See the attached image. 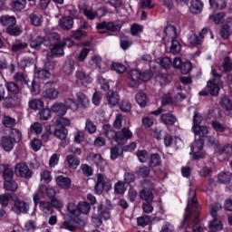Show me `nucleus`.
<instances>
[{
  "mask_svg": "<svg viewBox=\"0 0 232 232\" xmlns=\"http://www.w3.org/2000/svg\"><path fill=\"white\" fill-rule=\"evenodd\" d=\"M210 229H215V231H222L224 229V225L218 218H213V220L209 223Z\"/></svg>",
  "mask_w": 232,
  "mask_h": 232,
  "instance_id": "obj_37",
  "label": "nucleus"
},
{
  "mask_svg": "<svg viewBox=\"0 0 232 232\" xmlns=\"http://www.w3.org/2000/svg\"><path fill=\"white\" fill-rule=\"evenodd\" d=\"M11 8L14 12H21L26 8V0H12Z\"/></svg>",
  "mask_w": 232,
  "mask_h": 232,
  "instance_id": "obj_29",
  "label": "nucleus"
},
{
  "mask_svg": "<svg viewBox=\"0 0 232 232\" xmlns=\"http://www.w3.org/2000/svg\"><path fill=\"white\" fill-rule=\"evenodd\" d=\"M0 23L3 26L12 28V26H15V24H17V19H15V16L5 14L0 17Z\"/></svg>",
  "mask_w": 232,
  "mask_h": 232,
  "instance_id": "obj_17",
  "label": "nucleus"
},
{
  "mask_svg": "<svg viewBox=\"0 0 232 232\" xmlns=\"http://www.w3.org/2000/svg\"><path fill=\"white\" fill-rule=\"evenodd\" d=\"M65 162H67L71 169H77V168H79V166L81 165V160L73 154L68 155L65 159Z\"/></svg>",
  "mask_w": 232,
  "mask_h": 232,
  "instance_id": "obj_19",
  "label": "nucleus"
},
{
  "mask_svg": "<svg viewBox=\"0 0 232 232\" xmlns=\"http://www.w3.org/2000/svg\"><path fill=\"white\" fill-rule=\"evenodd\" d=\"M89 159H91V160L93 161L96 166H101L102 162H104V159H102L101 154L91 153L89 154Z\"/></svg>",
  "mask_w": 232,
  "mask_h": 232,
  "instance_id": "obj_54",
  "label": "nucleus"
},
{
  "mask_svg": "<svg viewBox=\"0 0 232 232\" xmlns=\"http://www.w3.org/2000/svg\"><path fill=\"white\" fill-rule=\"evenodd\" d=\"M43 44L45 46H50V42L43 36H37L32 39L30 42L31 48H34V50H39Z\"/></svg>",
  "mask_w": 232,
  "mask_h": 232,
  "instance_id": "obj_16",
  "label": "nucleus"
},
{
  "mask_svg": "<svg viewBox=\"0 0 232 232\" xmlns=\"http://www.w3.org/2000/svg\"><path fill=\"white\" fill-rule=\"evenodd\" d=\"M222 205L220 203H214L210 206V215L212 218H218V211H221Z\"/></svg>",
  "mask_w": 232,
  "mask_h": 232,
  "instance_id": "obj_51",
  "label": "nucleus"
},
{
  "mask_svg": "<svg viewBox=\"0 0 232 232\" xmlns=\"http://www.w3.org/2000/svg\"><path fill=\"white\" fill-rule=\"evenodd\" d=\"M67 211L72 215V217H79V205L73 202L68 203Z\"/></svg>",
  "mask_w": 232,
  "mask_h": 232,
  "instance_id": "obj_52",
  "label": "nucleus"
},
{
  "mask_svg": "<svg viewBox=\"0 0 232 232\" xmlns=\"http://www.w3.org/2000/svg\"><path fill=\"white\" fill-rule=\"evenodd\" d=\"M198 209H200V207L198 206V200L197 199V192L195 191V188H190L188 190V199L186 208L187 215L184 217V219L181 222V227L186 226L188 220L193 218L197 220V218H198V215H200Z\"/></svg>",
  "mask_w": 232,
  "mask_h": 232,
  "instance_id": "obj_1",
  "label": "nucleus"
},
{
  "mask_svg": "<svg viewBox=\"0 0 232 232\" xmlns=\"http://www.w3.org/2000/svg\"><path fill=\"white\" fill-rule=\"evenodd\" d=\"M31 133H35L36 135H41L43 133V124L39 122H34L30 127Z\"/></svg>",
  "mask_w": 232,
  "mask_h": 232,
  "instance_id": "obj_61",
  "label": "nucleus"
},
{
  "mask_svg": "<svg viewBox=\"0 0 232 232\" xmlns=\"http://www.w3.org/2000/svg\"><path fill=\"white\" fill-rule=\"evenodd\" d=\"M9 137H12V140H14L15 144L23 140V133L17 129H12Z\"/></svg>",
  "mask_w": 232,
  "mask_h": 232,
  "instance_id": "obj_39",
  "label": "nucleus"
},
{
  "mask_svg": "<svg viewBox=\"0 0 232 232\" xmlns=\"http://www.w3.org/2000/svg\"><path fill=\"white\" fill-rule=\"evenodd\" d=\"M4 189H5V191H11L14 193L19 189V185H17V182H15L14 179H5L4 180Z\"/></svg>",
  "mask_w": 232,
  "mask_h": 232,
  "instance_id": "obj_26",
  "label": "nucleus"
},
{
  "mask_svg": "<svg viewBox=\"0 0 232 232\" xmlns=\"http://www.w3.org/2000/svg\"><path fill=\"white\" fill-rule=\"evenodd\" d=\"M182 50V45L177 40H171V46H170V53L177 55V53H180Z\"/></svg>",
  "mask_w": 232,
  "mask_h": 232,
  "instance_id": "obj_50",
  "label": "nucleus"
},
{
  "mask_svg": "<svg viewBox=\"0 0 232 232\" xmlns=\"http://www.w3.org/2000/svg\"><path fill=\"white\" fill-rule=\"evenodd\" d=\"M211 126H212L213 130L215 131H217L218 133H224V131H226V127L219 121H212Z\"/></svg>",
  "mask_w": 232,
  "mask_h": 232,
  "instance_id": "obj_56",
  "label": "nucleus"
},
{
  "mask_svg": "<svg viewBox=\"0 0 232 232\" xmlns=\"http://www.w3.org/2000/svg\"><path fill=\"white\" fill-rule=\"evenodd\" d=\"M38 115L41 121H48L52 118V111L48 108L42 109L39 111Z\"/></svg>",
  "mask_w": 232,
  "mask_h": 232,
  "instance_id": "obj_49",
  "label": "nucleus"
},
{
  "mask_svg": "<svg viewBox=\"0 0 232 232\" xmlns=\"http://www.w3.org/2000/svg\"><path fill=\"white\" fill-rule=\"evenodd\" d=\"M222 66H223L224 72H231V70H232V60L229 56H227V57L224 58Z\"/></svg>",
  "mask_w": 232,
  "mask_h": 232,
  "instance_id": "obj_63",
  "label": "nucleus"
},
{
  "mask_svg": "<svg viewBox=\"0 0 232 232\" xmlns=\"http://www.w3.org/2000/svg\"><path fill=\"white\" fill-rule=\"evenodd\" d=\"M232 32L229 28V25H223L220 30V35L223 39H228L229 35H231Z\"/></svg>",
  "mask_w": 232,
  "mask_h": 232,
  "instance_id": "obj_64",
  "label": "nucleus"
},
{
  "mask_svg": "<svg viewBox=\"0 0 232 232\" xmlns=\"http://www.w3.org/2000/svg\"><path fill=\"white\" fill-rule=\"evenodd\" d=\"M14 173L16 177L20 179H25L26 180H30L34 176V171L30 169V167L26 165L24 162H20L14 167Z\"/></svg>",
  "mask_w": 232,
  "mask_h": 232,
  "instance_id": "obj_5",
  "label": "nucleus"
},
{
  "mask_svg": "<svg viewBox=\"0 0 232 232\" xmlns=\"http://www.w3.org/2000/svg\"><path fill=\"white\" fill-rule=\"evenodd\" d=\"M85 131H87V133L93 134L97 131V126L93 121L87 120L85 123Z\"/></svg>",
  "mask_w": 232,
  "mask_h": 232,
  "instance_id": "obj_58",
  "label": "nucleus"
},
{
  "mask_svg": "<svg viewBox=\"0 0 232 232\" xmlns=\"http://www.w3.org/2000/svg\"><path fill=\"white\" fill-rule=\"evenodd\" d=\"M149 165L150 168H157V166H160V155L158 153L151 154Z\"/></svg>",
  "mask_w": 232,
  "mask_h": 232,
  "instance_id": "obj_47",
  "label": "nucleus"
},
{
  "mask_svg": "<svg viewBox=\"0 0 232 232\" xmlns=\"http://www.w3.org/2000/svg\"><path fill=\"white\" fill-rule=\"evenodd\" d=\"M218 179L220 184H229L232 179V174L231 172H221Z\"/></svg>",
  "mask_w": 232,
  "mask_h": 232,
  "instance_id": "obj_41",
  "label": "nucleus"
},
{
  "mask_svg": "<svg viewBox=\"0 0 232 232\" xmlns=\"http://www.w3.org/2000/svg\"><path fill=\"white\" fill-rule=\"evenodd\" d=\"M28 106L31 110L37 111V110H41V108L44 106V102H43V101L40 99H32L29 101Z\"/></svg>",
  "mask_w": 232,
  "mask_h": 232,
  "instance_id": "obj_34",
  "label": "nucleus"
},
{
  "mask_svg": "<svg viewBox=\"0 0 232 232\" xmlns=\"http://www.w3.org/2000/svg\"><path fill=\"white\" fill-rule=\"evenodd\" d=\"M58 26L61 28V30L69 32V30H72V28H73V18L70 16H64L61 18L58 22Z\"/></svg>",
  "mask_w": 232,
  "mask_h": 232,
  "instance_id": "obj_15",
  "label": "nucleus"
},
{
  "mask_svg": "<svg viewBox=\"0 0 232 232\" xmlns=\"http://www.w3.org/2000/svg\"><path fill=\"white\" fill-rule=\"evenodd\" d=\"M43 97L49 99V101H55L59 97V91L53 85V82H47L45 89L43 92Z\"/></svg>",
  "mask_w": 232,
  "mask_h": 232,
  "instance_id": "obj_8",
  "label": "nucleus"
},
{
  "mask_svg": "<svg viewBox=\"0 0 232 232\" xmlns=\"http://www.w3.org/2000/svg\"><path fill=\"white\" fill-rule=\"evenodd\" d=\"M6 32L7 34H9V35H21V33L23 32L21 30V27L20 26H17V25H13L11 27H7L6 28Z\"/></svg>",
  "mask_w": 232,
  "mask_h": 232,
  "instance_id": "obj_59",
  "label": "nucleus"
},
{
  "mask_svg": "<svg viewBox=\"0 0 232 232\" xmlns=\"http://www.w3.org/2000/svg\"><path fill=\"white\" fill-rule=\"evenodd\" d=\"M160 120L166 126H173L177 122V118L171 112L162 114Z\"/></svg>",
  "mask_w": 232,
  "mask_h": 232,
  "instance_id": "obj_24",
  "label": "nucleus"
},
{
  "mask_svg": "<svg viewBox=\"0 0 232 232\" xmlns=\"http://www.w3.org/2000/svg\"><path fill=\"white\" fill-rule=\"evenodd\" d=\"M105 99L110 106H117V103L120 101L119 92L109 91Z\"/></svg>",
  "mask_w": 232,
  "mask_h": 232,
  "instance_id": "obj_22",
  "label": "nucleus"
},
{
  "mask_svg": "<svg viewBox=\"0 0 232 232\" xmlns=\"http://www.w3.org/2000/svg\"><path fill=\"white\" fill-rule=\"evenodd\" d=\"M5 128H14L15 126V119L10 116H5L2 120Z\"/></svg>",
  "mask_w": 232,
  "mask_h": 232,
  "instance_id": "obj_55",
  "label": "nucleus"
},
{
  "mask_svg": "<svg viewBox=\"0 0 232 232\" xmlns=\"http://www.w3.org/2000/svg\"><path fill=\"white\" fill-rule=\"evenodd\" d=\"M203 148H204V140L201 139L195 141V143L192 145L191 150L194 153V159L196 160L204 159V157L206 156V154L202 152Z\"/></svg>",
  "mask_w": 232,
  "mask_h": 232,
  "instance_id": "obj_9",
  "label": "nucleus"
},
{
  "mask_svg": "<svg viewBox=\"0 0 232 232\" xmlns=\"http://www.w3.org/2000/svg\"><path fill=\"white\" fill-rule=\"evenodd\" d=\"M29 19L34 26H41L43 24V14L34 12L29 15Z\"/></svg>",
  "mask_w": 232,
  "mask_h": 232,
  "instance_id": "obj_30",
  "label": "nucleus"
},
{
  "mask_svg": "<svg viewBox=\"0 0 232 232\" xmlns=\"http://www.w3.org/2000/svg\"><path fill=\"white\" fill-rule=\"evenodd\" d=\"M7 91L10 93H14V95H17V93H19V92H21V89L19 88V85H17V83H15V82H9L5 84Z\"/></svg>",
  "mask_w": 232,
  "mask_h": 232,
  "instance_id": "obj_48",
  "label": "nucleus"
},
{
  "mask_svg": "<svg viewBox=\"0 0 232 232\" xmlns=\"http://www.w3.org/2000/svg\"><path fill=\"white\" fill-rule=\"evenodd\" d=\"M21 95H8L4 99L3 106L4 108H15V106H19L21 104Z\"/></svg>",
  "mask_w": 232,
  "mask_h": 232,
  "instance_id": "obj_10",
  "label": "nucleus"
},
{
  "mask_svg": "<svg viewBox=\"0 0 232 232\" xmlns=\"http://www.w3.org/2000/svg\"><path fill=\"white\" fill-rule=\"evenodd\" d=\"M142 186L143 188L140 193L141 200H145V202H153V183L149 180H145Z\"/></svg>",
  "mask_w": 232,
  "mask_h": 232,
  "instance_id": "obj_6",
  "label": "nucleus"
},
{
  "mask_svg": "<svg viewBox=\"0 0 232 232\" xmlns=\"http://www.w3.org/2000/svg\"><path fill=\"white\" fill-rule=\"evenodd\" d=\"M51 110L53 111V113L58 115V117L66 115V105H64V103L56 102L51 107Z\"/></svg>",
  "mask_w": 232,
  "mask_h": 232,
  "instance_id": "obj_23",
  "label": "nucleus"
},
{
  "mask_svg": "<svg viewBox=\"0 0 232 232\" xmlns=\"http://www.w3.org/2000/svg\"><path fill=\"white\" fill-rule=\"evenodd\" d=\"M220 104L224 110H226L227 113L229 115L232 114V101L227 97H224L220 101Z\"/></svg>",
  "mask_w": 232,
  "mask_h": 232,
  "instance_id": "obj_35",
  "label": "nucleus"
},
{
  "mask_svg": "<svg viewBox=\"0 0 232 232\" xmlns=\"http://www.w3.org/2000/svg\"><path fill=\"white\" fill-rule=\"evenodd\" d=\"M66 47V41L63 40L58 44H53V48H51V53L53 55H64V48Z\"/></svg>",
  "mask_w": 232,
  "mask_h": 232,
  "instance_id": "obj_18",
  "label": "nucleus"
},
{
  "mask_svg": "<svg viewBox=\"0 0 232 232\" xmlns=\"http://www.w3.org/2000/svg\"><path fill=\"white\" fill-rule=\"evenodd\" d=\"M97 30H107L108 32H112L117 34L121 32V24H115L113 22H102L96 25Z\"/></svg>",
  "mask_w": 232,
  "mask_h": 232,
  "instance_id": "obj_13",
  "label": "nucleus"
},
{
  "mask_svg": "<svg viewBox=\"0 0 232 232\" xmlns=\"http://www.w3.org/2000/svg\"><path fill=\"white\" fill-rule=\"evenodd\" d=\"M224 86V83L217 79H212L209 82H208V88L210 95H213L214 97H217L218 93L220 92V88Z\"/></svg>",
  "mask_w": 232,
  "mask_h": 232,
  "instance_id": "obj_14",
  "label": "nucleus"
},
{
  "mask_svg": "<svg viewBox=\"0 0 232 232\" xmlns=\"http://www.w3.org/2000/svg\"><path fill=\"white\" fill-rule=\"evenodd\" d=\"M56 184L63 189H70L72 186V179L68 177L58 176L56 179Z\"/></svg>",
  "mask_w": 232,
  "mask_h": 232,
  "instance_id": "obj_21",
  "label": "nucleus"
},
{
  "mask_svg": "<svg viewBox=\"0 0 232 232\" xmlns=\"http://www.w3.org/2000/svg\"><path fill=\"white\" fill-rule=\"evenodd\" d=\"M98 215H100L101 218H104V220H108L110 218V210L108 208H103L102 205L98 207Z\"/></svg>",
  "mask_w": 232,
  "mask_h": 232,
  "instance_id": "obj_60",
  "label": "nucleus"
},
{
  "mask_svg": "<svg viewBox=\"0 0 232 232\" xmlns=\"http://www.w3.org/2000/svg\"><path fill=\"white\" fill-rule=\"evenodd\" d=\"M78 104L82 106V108H87L88 104H90V100H88V97H86V94L82 92H78L76 94Z\"/></svg>",
  "mask_w": 232,
  "mask_h": 232,
  "instance_id": "obj_42",
  "label": "nucleus"
},
{
  "mask_svg": "<svg viewBox=\"0 0 232 232\" xmlns=\"http://www.w3.org/2000/svg\"><path fill=\"white\" fill-rule=\"evenodd\" d=\"M82 14L89 21H95L99 17V13L92 8L83 9Z\"/></svg>",
  "mask_w": 232,
  "mask_h": 232,
  "instance_id": "obj_32",
  "label": "nucleus"
},
{
  "mask_svg": "<svg viewBox=\"0 0 232 232\" xmlns=\"http://www.w3.org/2000/svg\"><path fill=\"white\" fill-rule=\"evenodd\" d=\"M29 209H30V206L28 205V203L23 200L14 201L12 207V211H14V213H15L16 215H21V213H24V215H26Z\"/></svg>",
  "mask_w": 232,
  "mask_h": 232,
  "instance_id": "obj_12",
  "label": "nucleus"
},
{
  "mask_svg": "<svg viewBox=\"0 0 232 232\" xmlns=\"http://www.w3.org/2000/svg\"><path fill=\"white\" fill-rule=\"evenodd\" d=\"M219 155H226L227 157H232V144H227L218 148Z\"/></svg>",
  "mask_w": 232,
  "mask_h": 232,
  "instance_id": "obj_46",
  "label": "nucleus"
},
{
  "mask_svg": "<svg viewBox=\"0 0 232 232\" xmlns=\"http://www.w3.org/2000/svg\"><path fill=\"white\" fill-rule=\"evenodd\" d=\"M74 66H75V62L72 59L67 60L63 66V73H66V75H71V73L73 72Z\"/></svg>",
  "mask_w": 232,
  "mask_h": 232,
  "instance_id": "obj_33",
  "label": "nucleus"
},
{
  "mask_svg": "<svg viewBox=\"0 0 232 232\" xmlns=\"http://www.w3.org/2000/svg\"><path fill=\"white\" fill-rule=\"evenodd\" d=\"M192 131L200 138L206 137L209 133L208 127L204 125H192Z\"/></svg>",
  "mask_w": 232,
  "mask_h": 232,
  "instance_id": "obj_27",
  "label": "nucleus"
},
{
  "mask_svg": "<svg viewBox=\"0 0 232 232\" xmlns=\"http://www.w3.org/2000/svg\"><path fill=\"white\" fill-rule=\"evenodd\" d=\"M133 132L130 130V129L124 127L121 130L116 132V136L114 137L115 142L119 144L120 146H124L130 139H132Z\"/></svg>",
  "mask_w": 232,
  "mask_h": 232,
  "instance_id": "obj_7",
  "label": "nucleus"
},
{
  "mask_svg": "<svg viewBox=\"0 0 232 232\" xmlns=\"http://www.w3.org/2000/svg\"><path fill=\"white\" fill-rule=\"evenodd\" d=\"M0 146L5 153H10L15 147V143L14 140H12V136H2L0 139Z\"/></svg>",
  "mask_w": 232,
  "mask_h": 232,
  "instance_id": "obj_11",
  "label": "nucleus"
},
{
  "mask_svg": "<svg viewBox=\"0 0 232 232\" xmlns=\"http://www.w3.org/2000/svg\"><path fill=\"white\" fill-rule=\"evenodd\" d=\"M91 209H92V207L90 206V203L86 201H82L78 203L79 215H81V213H82L83 215H88Z\"/></svg>",
  "mask_w": 232,
  "mask_h": 232,
  "instance_id": "obj_38",
  "label": "nucleus"
},
{
  "mask_svg": "<svg viewBox=\"0 0 232 232\" xmlns=\"http://www.w3.org/2000/svg\"><path fill=\"white\" fill-rule=\"evenodd\" d=\"M103 130L105 137L109 138L110 140H114L115 137L117 136V131L111 129L110 124L103 125Z\"/></svg>",
  "mask_w": 232,
  "mask_h": 232,
  "instance_id": "obj_36",
  "label": "nucleus"
},
{
  "mask_svg": "<svg viewBox=\"0 0 232 232\" xmlns=\"http://www.w3.org/2000/svg\"><path fill=\"white\" fill-rule=\"evenodd\" d=\"M104 189L105 191H110V189H111V182H110V180H108L104 175L98 174L94 191L97 193V195H102Z\"/></svg>",
  "mask_w": 232,
  "mask_h": 232,
  "instance_id": "obj_4",
  "label": "nucleus"
},
{
  "mask_svg": "<svg viewBox=\"0 0 232 232\" xmlns=\"http://www.w3.org/2000/svg\"><path fill=\"white\" fill-rule=\"evenodd\" d=\"M136 155L140 160V162H148V159H150V155L148 154V151L146 150H138L136 152Z\"/></svg>",
  "mask_w": 232,
  "mask_h": 232,
  "instance_id": "obj_62",
  "label": "nucleus"
},
{
  "mask_svg": "<svg viewBox=\"0 0 232 232\" xmlns=\"http://www.w3.org/2000/svg\"><path fill=\"white\" fill-rule=\"evenodd\" d=\"M40 209H42L44 213H49V215L53 213V207L50 201H40Z\"/></svg>",
  "mask_w": 232,
  "mask_h": 232,
  "instance_id": "obj_43",
  "label": "nucleus"
},
{
  "mask_svg": "<svg viewBox=\"0 0 232 232\" xmlns=\"http://www.w3.org/2000/svg\"><path fill=\"white\" fill-rule=\"evenodd\" d=\"M41 194L46 195L48 198H50V200H53V198H55L56 192L53 188H48L46 185H40L38 188V191L33 195L34 209L32 215H35L37 206H39V203L41 202Z\"/></svg>",
  "mask_w": 232,
  "mask_h": 232,
  "instance_id": "obj_3",
  "label": "nucleus"
},
{
  "mask_svg": "<svg viewBox=\"0 0 232 232\" xmlns=\"http://www.w3.org/2000/svg\"><path fill=\"white\" fill-rule=\"evenodd\" d=\"M210 5L216 6L218 10H222L227 6V0H209Z\"/></svg>",
  "mask_w": 232,
  "mask_h": 232,
  "instance_id": "obj_53",
  "label": "nucleus"
},
{
  "mask_svg": "<svg viewBox=\"0 0 232 232\" xmlns=\"http://www.w3.org/2000/svg\"><path fill=\"white\" fill-rule=\"evenodd\" d=\"M81 169L84 177H93V169L88 164H82Z\"/></svg>",
  "mask_w": 232,
  "mask_h": 232,
  "instance_id": "obj_57",
  "label": "nucleus"
},
{
  "mask_svg": "<svg viewBox=\"0 0 232 232\" xmlns=\"http://www.w3.org/2000/svg\"><path fill=\"white\" fill-rule=\"evenodd\" d=\"M2 168L4 180H10L14 179V169L10 165H3Z\"/></svg>",
  "mask_w": 232,
  "mask_h": 232,
  "instance_id": "obj_31",
  "label": "nucleus"
},
{
  "mask_svg": "<svg viewBox=\"0 0 232 232\" xmlns=\"http://www.w3.org/2000/svg\"><path fill=\"white\" fill-rule=\"evenodd\" d=\"M153 77V72L144 71L140 72L139 70H133L129 72V84L131 88H139L140 81L148 82Z\"/></svg>",
  "mask_w": 232,
  "mask_h": 232,
  "instance_id": "obj_2",
  "label": "nucleus"
},
{
  "mask_svg": "<svg viewBox=\"0 0 232 232\" xmlns=\"http://www.w3.org/2000/svg\"><path fill=\"white\" fill-rule=\"evenodd\" d=\"M11 48H12V51L14 52L15 53H21L24 50H26V48H28V44L21 40H15L13 43Z\"/></svg>",
  "mask_w": 232,
  "mask_h": 232,
  "instance_id": "obj_25",
  "label": "nucleus"
},
{
  "mask_svg": "<svg viewBox=\"0 0 232 232\" xmlns=\"http://www.w3.org/2000/svg\"><path fill=\"white\" fill-rule=\"evenodd\" d=\"M164 34H166L168 41H175V39L179 37V32H177V27L174 25H168L164 30Z\"/></svg>",
  "mask_w": 232,
  "mask_h": 232,
  "instance_id": "obj_20",
  "label": "nucleus"
},
{
  "mask_svg": "<svg viewBox=\"0 0 232 232\" xmlns=\"http://www.w3.org/2000/svg\"><path fill=\"white\" fill-rule=\"evenodd\" d=\"M45 41H48L50 43L49 46L58 44V43H63V41H61V36L57 33H53L49 34L47 38H45Z\"/></svg>",
  "mask_w": 232,
  "mask_h": 232,
  "instance_id": "obj_45",
  "label": "nucleus"
},
{
  "mask_svg": "<svg viewBox=\"0 0 232 232\" xmlns=\"http://www.w3.org/2000/svg\"><path fill=\"white\" fill-rule=\"evenodd\" d=\"M136 101L141 108H145V106L148 104V98L146 93L142 92L136 94Z\"/></svg>",
  "mask_w": 232,
  "mask_h": 232,
  "instance_id": "obj_44",
  "label": "nucleus"
},
{
  "mask_svg": "<svg viewBox=\"0 0 232 232\" xmlns=\"http://www.w3.org/2000/svg\"><path fill=\"white\" fill-rule=\"evenodd\" d=\"M210 21H213L215 24H222L226 21V14L218 13L209 16Z\"/></svg>",
  "mask_w": 232,
  "mask_h": 232,
  "instance_id": "obj_40",
  "label": "nucleus"
},
{
  "mask_svg": "<svg viewBox=\"0 0 232 232\" xmlns=\"http://www.w3.org/2000/svg\"><path fill=\"white\" fill-rule=\"evenodd\" d=\"M202 8H204V4L200 0H192L190 2L189 11L191 14H200Z\"/></svg>",
  "mask_w": 232,
  "mask_h": 232,
  "instance_id": "obj_28",
  "label": "nucleus"
}]
</instances>
